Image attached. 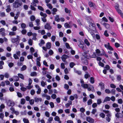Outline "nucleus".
Instances as JSON below:
<instances>
[{
  "label": "nucleus",
  "mask_w": 123,
  "mask_h": 123,
  "mask_svg": "<svg viewBox=\"0 0 123 123\" xmlns=\"http://www.w3.org/2000/svg\"><path fill=\"white\" fill-rule=\"evenodd\" d=\"M34 100L35 102H38L39 101L41 102L42 101V99L41 98L35 97L34 98Z\"/></svg>",
  "instance_id": "12"
},
{
  "label": "nucleus",
  "mask_w": 123,
  "mask_h": 123,
  "mask_svg": "<svg viewBox=\"0 0 123 123\" xmlns=\"http://www.w3.org/2000/svg\"><path fill=\"white\" fill-rule=\"evenodd\" d=\"M94 78L93 77H91L90 78V82L92 84H93L94 82Z\"/></svg>",
  "instance_id": "23"
},
{
  "label": "nucleus",
  "mask_w": 123,
  "mask_h": 123,
  "mask_svg": "<svg viewBox=\"0 0 123 123\" xmlns=\"http://www.w3.org/2000/svg\"><path fill=\"white\" fill-rule=\"evenodd\" d=\"M81 86L84 88H87L89 87L88 84H81Z\"/></svg>",
  "instance_id": "13"
},
{
  "label": "nucleus",
  "mask_w": 123,
  "mask_h": 123,
  "mask_svg": "<svg viewBox=\"0 0 123 123\" xmlns=\"http://www.w3.org/2000/svg\"><path fill=\"white\" fill-rule=\"evenodd\" d=\"M47 6L50 9H52V6L50 3H47Z\"/></svg>",
  "instance_id": "36"
},
{
  "label": "nucleus",
  "mask_w": 123,
  "mask_h": 123,
  "mask_svg": "<svg viewBox=\"0 0 123 123\" xmlns=\"http://www.w3.org/2000/svg\"><path fill=\"white\" fill-rule=\"evenodd\" d=\"M104 84L102 82H101L99 83V86L101 87V90H103L105 88Z\"/></svg>",
  "instance_id": "11"
},
{
  "label": "nucleus",
  "mask_w": 123,
  "mask_h": 123,
  "mask_svg": "<svg viewBox=\"0 0 123 123\" xmlns=\"http://www.w3.org/2000/svg\"><path fill=\"white\" fill-rule=\"evenodd\" d=\"M88 30L91 35L93 37L95 36V34L93 31L89 28H88Z\"/></svg>",
  "instance_id": "9"
},
{
  "label": "nucleus",
  "mask_w": 123,
  "mask_h": 123,
  "mask_svg": "<svg viewBox=\"0 0 123 123\" xmlns=\"http://www.w3.org/2000/svg\"><path fill=\"white\" fill-rule=\"evenodd\" d=\"M104 26H105L106 28L107 29L109 28L110 27V25L106 23L105 24Z\"/></svg>",
  "instance_id": "43"
},
{
  "label": "nucleus",
  "mask_w": 123,
  "mask_h": 123,
  "mask_svg": "<svg viewBox=\"0 0 123 123\" xmlns=\"http://www.w3.org/2000/svg\"><path fill=\"white\" fill-rule=\"evenodd\" d=\"M22 4L21 1L19 0H16L13 3V6L14 8H18L21 6Z\"/></svg>",
  "instance_id": "1"
},
{
  "label": "nucleus",
  "mask_w": 123,
  "mask_h": 123,
  "mask_svg": "<svg viewBox=\"0 0 123 123\" xmlns=\"http://www.w3.org/2000/svg\"><path fill=\"white\" fill-rule=\"evenodd\" d=\"M74 71L75 73L78 74L79 75H80L81 74V71H78L76 70V69L74 68Z\"/></svg>",
  "instance_id": "17"
},
{
  "label": "nucleus",
  "mask_w": 123,
  "mask_h": 123,
  "mask_svg": "<svg viewBox=\"0 0 123 123\" xmlns=\"http://www.w3.org/2000/svg\"><path fill=\"white\" fill-rule=\"evenodd\" d=\"M75 65V64L73 62H71L69 64L70 67L72 68H73Z\"/></svg>",
  "instance_id": "40"
},
{
  "label": "nucleus",
  "mask_w": 123,
  "mask_h": 123,
  "mask_svg": "<svg viewBox=\"0 0 123 123\" xmlns=\"http://www.w3.org/2000/svg\"><path fill=\"white\" fill-rule=\"evenodd\" d=\"M51 97L53 99H55L56 98V96L55 94H53L52 95Z\"/></svg>",
  "instance_id": "41"
},
{
  "label": "nucleus",
  "mask_w": 123,
  "mask_h": 123,
  "mask_svg": "<svg viewBox=\"0 0 123 123\" xmlns=\"http://www.w3.org/2000/svg\"><path fill=\"white\" fill-rule=\"evenodd\" d=\"M80 111L82 113H84L85 112V109L83 107L81 108L80 109Z\"/></svg>",
  "instance_id": "44"
},
{
  "label": "nucleus",
  "mask_w": 123,
  "mask_h": 123,
  "mask_svg": "<svg viewBox=\"0 0 123 123\" xmlns=\"http://www.w3.org/2000/svg\"><path fill=\"white\" fill-rule=\"evenodd\" d=\"M51 44L49 42H48L46 44V47L48 49H50L51 48Z\"/></svg>",
  "instance_id": "16"
},
{
  "label": "nucleus",
  "mask_w": 123,
  "mask_h": 123,
  "mask_svg": "<svg viewBox=\"0 0 123 123\" xmlns=\"http://www.w3.org/2000/svg\"><path fill=\"white\" fill-rule=\"evenodd\" d=\"M35 92V91L34 90L32 89L31 91V95H34Z\"/></svg>",
  "instance_id": "55"
},
{
  "label": "nucleus",
  "mask_w": 123,
  "mask_h": 123,
  "mask_svg": "<svg viewBox=\"0 0 123 123\" xmlns=\"http://www.w3.org/2000/svg\"><path fill=\"white\" fill-rule=\"evenodd\" d=\"M35 21L37 23V25L38 26L40 25V20L39 19H37L35 20Z\"/></svg>",
  "instance_id": "48"
},
{
  "label": "nucleus",
  "mask_w": 123,
  "mask_h": 123,
  "mask_svg": "<svg viewBox=\"0 0 123 123\" xmlns=\"http://www.w3.org/2000/svg\"><path fill=\"white\" fill-rule=\"evenodd\" d=\"M65 11L66 13L68 14H70L71 12L70 10H68V8H65Z\"/></svg>",
  "instance_id": "25"
},
{
  "label": "nucleus",
  "mask_w": 123,
  "mask_h": 123,
  "mask_svg": "<svg viewBox=\"0 0 123 123\" xmlns=\"http://www.w3.org/2000/svg\"><path fill=\"white\" fill-rule=\"evenodd\" d=\"M10 6L8 5L7 6V8L6 9V11L7 12H9L11 11V9L10 8Z\"/></svg>",
  "instance_id": "27"
},
{
  "label": "nucleus",
  "mask_w": 123,
  "mask_h": 123,
  "mask_svg": "<svg viewBox=\"0 0 123 123\" xmlns=\"http://www.w3.org/2000/svg\"><path fill=\"white\" fill-rule=\"evenodd\" d=\"M11 54L10 53H7L6 54V56L7 57H11Z\"/></svg>",
  "instance_id": "52"
},
{
  "label": "nucleus",
  "mask_w": 123,
  "mask_h": 123,
  "mask_svg": "<svg viewBox=\"0 0 123 123\" xmlns=\"http://www.w3.org/2000/svg\"><path fill=\"white\" fill-rule=\"evenodd\" d=\"M64 26L66 28H70V26L67 23H66L64 24Z\"/></svg>",
  "instance_id": "34"
},
{
  "label": "nucleus",
  "mask_w": 123,
  "mask_h": 123,
  "mask_svg": "<svg viewBox=\"0 0 123 123\" xmlns=\"http://www.w3.org/2000/svg\"><path fill=\"white\" fill-rule=\"evenodd\" d=\"M54 68V66L53 64H51L50 66V68L52 70Z\"/></svg>",
  "instance_id": "61"
},
{
  "label": "nucleus",
  "mask_w": 123,
  "mask_h": 123,
  "mask_svg": "<svg viewBox=\"0 0 123 123\" xmlns=\"http://www.w3.org/2000/svg\"><path fill=\"white\" fill-rule=\"evenodd\" d=\"M78 46L81 49L83 50H85L84 46L81 43H80L78 45Z\"/></svg>",
  "instance_id": "28"
},
{
  "label": "nucleus",
  "mask_w": 123,
  "mask_h": 123,
  "mask_svg": "<svg viewBox=\"0 0 123 123\" xmlns=\"http://www.w3.org/2000/svg\"><path fill=\"white\" fill-rule=\"evenodd\" d=\"M68 58L69 56L66 55H63L61 57V58H62V61L64 62H66L65 60L66 59Z\"/></svg>",
  "instance_id": "8"
},
{
  "label": "nucleus",
  "mask_w": 123,
  "mask_h": 123,
  "mask_svg": "<svg viewBox=\"0 0 123 123\" xmlns=\"http://www.w3.org/2000/svg\"><path fill=\"white\" fill-rule=\"evenodd\" d=\"M19 38V36L17 35V36L16 38H11V41L12 43H16L17 45H18L19 44V42L20 40Z\"/></svg>",
  "instance_id": "2"
},
{
  "label": "nucleus",
  "mask_w": 123,
  "mask_h": 123,
  "mask_svg": "<svg viewBox=\"0 0 123 123\" xmlns=\"http://www.w3.org/2000/svg\"><path fill=\"white\" fill-rule=\"evenodd\" d=\"M16 34V33L13 31L9 33V35L11 36L15 35Z\"/></svg>",
  "instance_id": "39"
},
{
  "label": "nucleus",
  "mask_w": 123,
  "mask_h": 123,
  "mask_svg": "<svg viewBox=\"0 0 123 123\" xmlns=\"http://www.w3.org/2000/svg\"><path fill=\"white\" fill-rule=\"evenodd\" d=\"M20 14V12H18L17 14H16V16L14 17V18L16 20L18 17L19 14Z\"/></svg>",
  "instance_id": "31"
},
{
  "label": "nucleus",
  "mask_w": 123,
  "mask_h": 123,
  "mask_svg": "<svg viewBox=\"0 0 123 123\" xmlns=\"http://www.w3.org/2000/svg\"><path fill=\"white\" fill-rule=\"evenodd\" d=\"M27 68V67L25 65H24L21 68L20 70L21 71H23L26 69Z\"/></svg>",
  "instance_id": "22"
},
{
  "label": "nucleus",
  "mask_w": 123,
  "mask_h": 123,
  "mask_svg": "<svg viewBox=\"0 0 123 123\" xmlns=\"http://www.w3.org/2000/svg\"><path fill=\"white\" fill-rule=\"evenodd\" d=\"M98 64L99 66H101L102 67H103L104 66V64L101 62H99L98 63Z\"/></svg>",
  "instance_id": "60"
},
{
  "label": "nucleus",
  "mask_w": 123,
  "mask_h": 123,
  "mask_svg": "<svg viewBox=\"0 0 123 123\" xmlns=\"http://www.w3.org/2000/svg\"><path fill=\"white\" fill-rule=\"evenodd\" d=\"M37 75V74L36 72H31V75L32 76H36Z\"/></svg>",
  "instance_id": "29"
},
{
  "label": "nucleus",
  "mask_w": 123,
  "mask_h": 123,
  "mask_svg": "<svg viewBox=\"0 0 123 123\" xmlns=\"http://www.w3.org/2000/svg\"><path fill=\"white\" fill-rule=\"evenodd\" d=\"M87 58L88 59L87 57H83L81 58V61L82 63L85 65H87L88 64V60Z\"/></svg>",
  "instance_id": "4"
},
{
  "label": "nucleus",
  "mask_w": 123,
  "mask_h": 123,
  "mask_svg": "<svg viewBox=\"0 0 123 123\" xmlns=\"http://www.w3.org/2000/svg\"><path fill=\"white\" fill-rule=\"evenodd\" d=\"M27 31L26 30L24 29L23 30L21 31V33L23 34H25L26 33Z\"/></svg>",
  "instance_id": "58"
},
{
  "label": "nucleus",
  "mask_w": 123,
  "mask_h": 123,
  "mask_svg": "<svg viewBox=\"0 0 123 123\" xmlns=\"http://www.w3.org/2000/svg\"><path fill=\"white\" fill-rule=\"evenodd\" d=\"M40 14L41 16L43 17L41 18V19L42 21L44 22H46L47 20L45 18L47 17V16L46 14V13H44L43 12H40Z\"/></svg>",
  "instance_id": "3"
},
{
  "label": "nucleus",
  "mask_w": 123,
  "mask_h": 123,
  "mask_svg": "<svg viewBox=\"0 0 123 123\" xmlns=\"http://www.w3.org/2000/svg\"><path fill=\"white\" fill-rule=\"evenodd\" d=\"M100 116L103 118H104L105 117V115L103 113H101L99 114Z\"/></svg>",
  "instance_id": "63"
},
{
  "label": "nucleus",
  "mask_w": 123,
  "mask_h": 123,
  "mask_svg": "<svg viewBox=\"0 0 123 123\" xmlns=\"http://www.w3.org/2000/svg\"><path fill=\"white\" fill-rule=\"evenodd\" d=\"M65 45L67 48L68 49L71 48V49H72L70 47L68 43H65Z\"/></svg>",
  "instance_id": "53"
},
{
  "label": "nucleus",
  "mask_w": 123,
  "mask_h": 123,
  "mask_svg": "<svg viewBox=\"0 0 123 123\" xmlns=\"http://www.w3.org/2000/svg\"><path fill=\"white\" fill-rule=\"evenodd\" d=\"M23 120L24 123H29V121L27 119L24 118L23 119Z\"/></svg>",
  "instance_id": "35"
},
{
  "label": "nucleus",
  "mask_w": 123,
  "mask_h": 123,
  "mask_svg": "<svg viewBox=\"0 0 123 123\" xmlns=\"http://www.w3.org/2000/svg\"><path fill=\"white\" fill-rule=\"evenodd\" d=\"M84 42L88 46L90 45V43L87 39H85Z\"/></svg>",
  "instance_id": "24"
},
{
  "label": "nucleus",
  "mask_w": 123,
  "mask_h": 123,
  "mask_svg": "<svg viewBox=\"0 0 123 123\" xmlns=\"http://www.w3.org/2000/svg\"><path fill=\"white\" fill-rule=\"evenodd\" d=\"M49 105H50L51 108H53L54 107V105L53 102H50L49 103Z\"/></svg>",
  "instance_id": "49"
},
{
  "label": "nucleus",
  "mask_w": 123,
  "mask_h": 123,
  "mask_svg": "<svg viewBox=\"0 0 123 123\" xmlns=\"http://www.w3.org/2000/svg\"><path fill=\"white\" fill-rule=\"evenodd\" d=\"M110 99H110V98L108 97H106L105 98L104 100V102L109 101L110 100Z\"/></svg>",
  "instance_id": "26"
},
{
  "label": "nucleus",
  "mask_w": 123,
  "mask_h": 123,
  "mask_svg": "<svg viewBox=\"0 0 123 123\" xmlns=\"http://www.w3.org/2000/svg\"><path fill=\"white\" fill-rule=\"evenodd\" d=\"M56 38V37L55 36H53L51 37V39L53 42H54L55 41V39Z\"/></svg>",
  "instance_id": "59"
},
{
  "label": "nucleus",
  "mask_w": 123,
  "mask_h": 123,
  "mask_svg": "<svg viewBox=\"0 0 123 123\" xmlns=\"http://www.w3.org/2000/svg\"><path fill=\"white\" fill-rule=\"evenodd\" d=\"M97 111L96 109H93L92 111L91 112L93 114H94Z\"/></svg>",
  "instance_id": "62"
},
{
  "label": "nucleus",
  "mask_w": 123,
  "mask_h": 123,
  "mask_svg": "<svg viewBox=\"0 0 123 123\" xmlns=\"http://www.w3.org/2000/svg\"><path fill=\"white\" fill-rule=\"evenodd\" d=\"M92 58H96L97 57L96 56V54L95 52H94L93 55L92 56Z\"/></svg>",
  "instance_id": "57"
},
{
  "label": "nucleus",
  "mask_w": 123,
  "mask_h": 123,
  "mask_svg": "<svg viewBox=\"0 0 123 123\" xmlns=\"http://www.w3.org/2000/svg\"><path fill=\"white\" fill-rule=\"evenodd\" d=\"M102 103V101L100 99H98L97 100V104L98 105Z\"/></svg>",
  "instance_id": "51"
},
{
  "label": "nucleus",
  "mask_w": 123,
  "mask_h": 123,
  "mask_svg": "<svg viewBox=\"0 0 123 123\" xmlns=\"http://www.w3.org/2000/svg\"><path fill=\"white\" fill-rule=\"evenodd\" d=\"M93 25H94L93 23H90V25H89V26L91 28V26H92V30L93 31V32H94L96 29L95 27Z\"/></svg>",
  "instance_id": "10"
},
{
  "label": "nucleus",
  "mask_w": 123,
  "mask_h": 123,
  "mask_svg": "<svg viewBox=\"0 0 123 123\" xmlns=\"http://www.w3.org/2000/svg\"><path fill=\"white\" fill-rule=\"evenodd\" d=\"M55 20L57 22H59L60 21V18H59V16L58 15H56L55 17Z\"/></svg>",
  "instance_id": "18"
},
{
  "label": "nucleus",
  "mask_w": 123,
  "mask_h": 123,
  "mask_svg": "<svg viewBox=\"0 0 123 123\" xmlns=\"http://www.w3.org/2000/svg\"><path fill=\"white\" fill-rule=\"evenodd\" d=\"M46 82H44L43 81H42L41 82V86L43 87H44L45 85H46Z\"/></svg>",
  "instance_id": "46"
},
{
  "label": "nucleus",
  "mask_w": 123,
  "mask_h": 123,
  "mask_svg": "<svg viewBox=\"0 0 123 123\" xmlns=\"http://www.w3.org/2000/svg\"><path fill=\"white\" fill-rule=\"evenodd\" d=\"M30 19L31 21H33L35 20V18L34 16L32 15L31 16Z\"/></svg>",
  "instance_id": "30"
},
{
  "label": "nucleus",
  "mask_w": 123,
  "mask_h": 123,
  "mask_svg": "<svg viewBox=\"0 0 123 123\" xmlns=\"http://www.w3.org/2000/svg\"><path fill=\"white\" fill-rule=\"evenodd\" d=\"M54 119L55 121H59L60 120V118L59 117L57 116H55L54 118Z\"/></svg>",
  "instance_id": "45"
},
{
  "label": "nucleus",
  "mask_w": 123,
  "mask_h": 123,
  "mask_svg": "<svg viewBox=\"0 0 123 123\" xmlns=\"http://www.w3.org/2000/svg\"><path fill=\"white\" fill-rule=\"evenodd\" d=\"M96 54H98V56H102V55L101 54H100V53L101 52V51L100 50L98 49H97L96 50Z\"/></svg>",
  "instance_id": "15"
},
{
  "label": "nucleus",
  "mask_w": 123,
  "mask_h": 123,
  "mask_svg": "<svg viewBox=\"0 0 123 123\" xmlns=\"http://www.w3.org/2000/svg\"><path fill=\"white\" fill-rule=\"evenodd\" d=\"M53 117H49L48 119V123H51V122L53 120Z\"/></svg>",
  "instance_id": "32"
},
{
  "label": "nucleus",
  "mask_w": 123,
  "mask_h": 123,
  "mask_svg": "<svg viewBox=\"0 0 123 123\" xmlns=\"http://www.w3.org/2000/svg\"><path fill=\"white\" fill-rule=\"evenodd\" d=\"M61 68L62 69H64L65 68L64 64L63 63H62L61 64Z\"/></svg>",
  "instance_id": "64"
},
{
  "label": "nucleus",
  "mask_w": 123,
  "mask_h": 123,
  "mask_svg": "<svg viewBox=\"0 0 123 123\" xmlns=\"http://www.w3.org/2000/svg\"><path fill=\"white\" fill-rule=\"evenodd\" d=\"M90 77V75L87 72L86 73V74L84 75L85 78L86 79H87L88 77Z\"/></svg>",
  "instance_id": "33"
},
{
  "label": "nucleus",
  "mask_w": 123,
  "mask_h": 123,
  "mask_svg": "<svg viewBox=\"0 0 123 123\" xmlns=\"http://www.w3.org/2000/svg\"><path fill=\"white\" fill-rule=\"evenodd\" d=\"M21 27L23 29H24L26 27L25 24L24 23H22L21 25Z\"/></svg>",
  "instance_id": "37"
},
{
  "label": "nucleus",
  "mask_w": 123,
  "mask_h": 123,
  "mask_svg": "<svg viewBox=\"0 0 123 123\" xmlns=\"http://www.w3.org/2000/svg\"><path fill=\"white\" fill-rule=\"evenodd\" d=\"M29 102L30 104L31 105H33L34 103V100L33 99L30 100Z\"/></svg>",
  "instance_id": "42"
},
{
  "label": "nucleus",
  "mask_w": 123,
  "mask_h": 123,
  "mask_svg": "<svg viewBox=\"0 0 123 123\" xmlns=\"http://www.w3.org/2000/svg\"><path fill=\"white\" fill-rule=\"evenodd\" d=\"M7 104L9 106H13L15 105L14 103V102L13 101H11L10 100H8L7 101Z\"/></svg>",
  "instance_id": "5"
},
{
  "label": "nucleus",
  "mask_w": 123,
  "mask_h": 123,
  "mask_svg": "<svg viewBox=\"0 0 123 123\" xmlns=\"http://www.w3.org/2000/svg\"><path fill=\"white\" fill-rule=\"evenodd\" d=\"M38 8L39 10L41 11H43L44 10V9L43 8L42 6H38Z\"/></svg>",
  "instance_id": "50"
},
{
  "label": "nucleus",
  "mask_w": 123,
  "mask_h": 123,
  "mask_svg": "<svg viewBox=\"0 0 123 123\" xmlns=\"http://www.w3.org/2000/svg\"><path fill=\"white\" fill-rule=\"evenodd\" d=\"M86 121L90 123H93L94 122V119L90 117H86Z\"/></svg>",
  "instance_id": "6"
},
{
  "label": "nucleus",
  "mask_w": 123,
  "mask_h": 123,
  "mask_svg": "<svg viewBox=\"0 0 123 123\" xmlns=\"http://www.w3.org/2000/svg\"><path fill=\"white\" fill-rule=\"evenodd\" d=\"M14 65V63L12 62L9 63L8 65L10 68L12 67Z\"/></svg>",
  "instance_id": "54"
},
{
  "label": "nucleus",
  "mask_w": 123,
  "mask_h": 123,
  "mask_svg": "<svg viewBox=\"0 0 123 123\" xmlns=\"http://www.w3.org/2000/svg\"><path fill=\"white\" fill-rule=\"evenodd\" d=\"M32 80H31V78H29V83L28 84L29 86H30L31 85V84L32 83Z\"/></svg>",
  "instance_id": "47"
},
{
  "label": "nucleus",
  "mask_w": 123,
  "mask_h": 123,
  "mask_svg": "<svg viewBox=\"0 0 123 123\" xmlns=\"http://www.w3.org/2000/svg\"><path fill=\"white\" fill-rule=\"evenodd\" d=\"M18 77L22 80H24V76L23 74H22L19 73L18 74Z\"/></svg>",
  "instance_id": "20"
},
{
  "label": "nucleus",
  "mask_w": 123,
  "mask_h": 123,
  "mask_svg": "<svg viewBox=\"0 0 123 123\" xmlns=\"http://www.w3.org/2000/svg\"><path fill=\"white\" fill-rule=\"evenodd\" d=\"M89 6L90 7H93L94 8L95 7V5L91 2H89L88 3Z\"/></svg>",
  "instance_id": "14"
},
{
  "label": "nucleus",
  "mask_w": 123,
  "mask_h": 123,
  "mask_svg": "<svg viewBox=\"0 0 123 123\" xmlns=\"http://www.w3.org/2000/svg\"><path fill=\"white\" fill-rule=\"evenodd\" d=\"M87 104L88 105H90L92 103V100L91 99H90L87 101Z\"/></svg>",
  "instance_id": "38"
},
{
  "label": "nucleus",
  "mask_w": 123,
  "mask_h": 123,
  "mask_svg": "<svg viewBox=\"0 0 123 123\" xmlns=\"http://www.w3.org/2000/svg\"><path fill=\"white\" fill-rule=\"evenodd\" d=\"M13 78L14 81H17L19 80L18 77L17 76H13Z\"/></svg>",
  "instance_id": "19"
},
{
  "label": "nucleus",
  "mask_w": 123,
  "mask_h": 123,
  "mask_svg": "<svg viewBox=\"0 0 123 123\" xmlns=\"http://www.w3.org/2000/svg\"><path fill=\"white\" fill-rule=\"evenodd\" d=\"M45 29L48 30L51 29L52 28L51 26L50 25V23H47L44 26Z\"/></svg>",
  "instance_id": "7"
},
{
  "label": "nucleus",
  "mask_w": 123,
  "mask_h": 123,
  "mask_svg": "<svg viewBox=\"0 0 123 123\" xmlns=\"http://www.w3.org/2000/svg\"><path fill=\"white\" fill-rule=\"evenodd\" d=\"M20 103L22 105L24 104L25 102V99L24 98H22L21 99Z\"/></svg>",
  "instance_id": "21"
},
{
  "label": "nucleus",
  "mask_w": 123,
  "mask_h": 123,
  "mask_svg": "<svg viewBox=\"0 0 123 123\" xmlns=\"http://www.w3.org/2000/svg\"><path fill=\"white\" fill-rule=\"evenodd\" d=\"M32 41L31 39H30L28 41V43L31 45H32Z\"/></svg>",
  "instance_id": "56"
}]
</instances>
